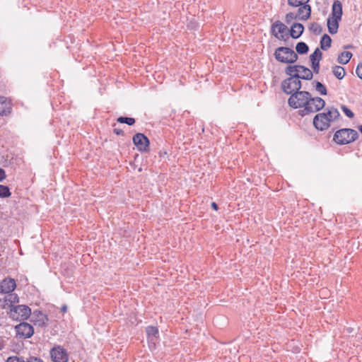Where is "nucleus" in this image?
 Segmentation results:
<instances>
[{
  "mask_svg": "<svg viewBox=\"0 0 362 362\" xmlns=\"http://www.w3.org/2000/svg\"><path fill=\"white\" fill-rule=\"evenodd\" d=\"M293 69L294 68L291 67H286L285 69V74L289 76V77L281 82V88L283 91L286 94L291 95L292 93L300 90L301 88V82L298 79V75L296 74L294 75L292 74Z\"/></svg>",
  "mask_w": 362,
  "mask_h": 362,
  "instance_id": "nucleus-1",
  "label": "nucleus"
},
{
  "mask_svg": "<svg viewBox=\"0 0 362 362\" xmlns=\"http://www.w3.org/2000/svg\"><path fill=\"white\" fill-rule=\"evenodd\" d=\"M342 5L339 1H334L332 7V14L327 18V28L330 34H336L339 28V22L341 19Z\"/></svg>",
  "mask_w": 362,
  "mask_h": 362,
  "instance_id": "nucleus-2",
  "label": "nucleus"
},
{
  "mask_svg": "<svg viewBox=\"0 0 362 362\" xmlns=\"http://www.w3.org/2000/svg\"><path fill=\"white\" fill-rule=\"evenodd\" d=\"M358 137V132L352 129H341L337 131L333 140L338 144L344 145L356 141Z\"/></svg>",
  "mask_w": 362,
  "mask_h": 362,
  "instance_id": "nucleus-3",
  "label": "nucleus"
},
{
  "mask_svg": "<svg viewBox=\"0 0 362 362\" xmlns=\"http://www.w3.org/2000/svg\"><path fill=\"white\" fill-rule=\"evenodd\" d=\"M275 59L284 64H293L298 60V54L291 48L279 47L275 49Z\"/></svg>",
  "mask_w": 362,
  "mask_h": 362,
  "instance_id": "nucleus-4",
  "label": "nucleus"
},
{
  "mask_svg": "<svg viewBox=\"0 0 362 362\" xmlns=\"http://www.w3.org/2000/svg\"><path fill=\"white\" fill-rule=\"evenodd\" d=\"M310 96V93L309 92L298 90L291 94L288 100V103L289 106L294 109L304 107Z\"/></svg>",
  "mask_w": 362,
  "mask_h": 362,
  "instance_id": "nucleus-5",
  "label": "nucleus"
},
{
  "mask_svg": "<svg viewBox=\"0 0 362 362\" xmlns=\"http://www.w3.org/2000/svg\"><path fill=\"white\" fill-rule=\"evenodd\" d=\"M308 100V103L304 106V109L300 110V115L302 116L308 113L318 112L325 105V100L320 97L312 98L310 95Z\"/></svg>",
  "mask_w": 362,
  "mask_h": 362,
  "instance_id": "nucleus-6",
  "label": "nucleus"
},
{
  "mask_svg": "<svg viewBox=\"0 0 362 362\" xmlns=\"http://www.w3.org/2000/svg\"><path fill=\"white\" fill-rule=\"evenodd\" d=\"M31 315L30 308L25 305H12L10 309V317L15 320H27Z\"/></svg>",
  "mask_w": 362,
  "mask_h": 362,
  "instance_id": "nucleus-7",
  "label": "nucleus"
},
{
  "mask_svg": "<svg viewBox=\"0 0 362 362\" xmlns=\"http://www.w3.org/2000/svg\"><path fill=\"white\" fill-rule=\"evenodd\" d=\"M16 337L25 339L30 338L34 334L33 327L28 322H23L15 327Z\"/></svg>",
  "mask_w": 362,
  "mask_h": 362,
  "instance_id": "nucleus-8",
  "label": "nucleus"
},
{
  "mask_svg": "<svg viewBox=\"0 0 362 362\" xmlns=\"http://www.w3.org/2000/svg\"><path fill=\"white\" fill-rule=\"evenodd\" d=\"M287 67L294 68L292 74L298 75V79L311 80L313 78V72L307 67L302 65H289Z\"/></svg>",
  "mask_w": 362,
  "mask_h": 362,
  "instance_id": "nucleus-9",
  "label": "nucleus"
},
{
  "mask_svg": "<svg viewBox=\"0 0 362 362\" xmlns=\"http://www.w3.org/2000/svg\"><path fill=\"white\" fill-rule=\"evenodd\" d=\"M50 356L54 362L68 361V354L66 351L59 346L51 349Z\"/></svg>",
  "mask_w": 362,
  "mask_h": 362,
  "instance_id": "nucleus-10",
  "label": "nucleus"
},
{
  "mask_svg": "<svg viewBox=\"0 0 362 362\" xmlns=\"http://www.w3.org/2000/svg\"><path fill=\"white\" fill-rule=\"evenodd\" d=\"M314 127L320 131L327 129L330 126L329 120L326 117L325 114L322 112L317 114L313 119Z\"/></svg>",
  "mask_w": 362,
  "mask_h": 362,
  "instance_id": "nucleus-11",
  "label": "nucleus"
},
{
  "mask_svg": "<svg viewBox=\"0 0 362 362\" xmlns=\"http://www.w3.org/2000/svg\"><path fill=\"white\" fill-rule=\"evenodd\" d=\"M133 143L137 147L139 151H146L148 145V139L141 133H137L133 136Z\"/></svg>",
  "mask_w": 362,
  "mask_h": 362,
  "instance_id": "nucleus-12",
  "label": "nucleus"
},
{
  "mask_svg": "<svg viewBox=\"0 0 362 362\" xmlns=\"http://www.w3.org/2000/svg\"><path fill=\"white\" fill-rule=\"evenodd\" d=\"M288 28L281 21H277L272 25V33L280 40L284 39V34L287 35Z\"/></svg>",
  "mask_w": 362,
  "mask_h": 362,
  "instance_id": "nucleus-13",
  "label": "nucleus"
},
{
  "mask_svg": "<svg viewBox=\"0 0 362 362\" xmlns=\"http://www.w3.org/2000/svg\"><path fill=\"white\" fill-rule=\"evenodd\" d=\"M32 322L38 327H45L47 324L48 318L42 312L35 310L32 314Z\"/></svg>",
  "mask_w": 362,
  "mask_h": 362,
  "instance_id": "nucleus-14",
  "label": "nucleus"
},
{
  "mask_svg": "<svg viewBox=\"0 0 362 362\" xmlns=\"http://www.w3.org/2000/svg\"><path fill=\"white\" fill-rule=\"evenodd\" d=\"M12 103L8 98L0 96V116H6L11 112Z\"/></svg>",
  "mask_w": 362,
  "mask_h": 362,
  "instance_id": "nucleus-15",
  "label": "nucleus"
},
{
  "mask_svg": "<svg viewBox=\"0 0 362 362\" xmlns=\"http://www.w3.org/2000/svg\"><path fill=\"white\" fill-rule=\"evenodd\" d=\"M16 287V281L13 279H5L0 283V290L1 293H9Z\"/></svg>",
  "mask_w": 362,
  "mask_h": 362,
  "instance_id": "nucleus-16",
  "label": "nucleus"
},
{
  "mask_svg": "<svg viewBox=\"0 0 362 362\" xmlns=\"http://www.w3.org/2000/svg\"><path fill=\"white\" fill-rule=\"evenodd\" d=\"M298 17V20L300 21H306L308 20L311 14V7L310 5H304L303 6H300L296 13Z\"/></svg>",
  "mask_w": 362,
  "mask_h": 362,
  "instance_id": "nucleus-17",
  "label": "nucleus"
},
{
  "mask_svg": "<svg viewBox=\"0 0 362 362\" xmlns=\"http://www.w3.org/2000/svg\"><path fill=\"white\" fill-rule=\"evenodd\" d=\"M304 27L301 23H294L291 28L290 35L293 39L298 38L303 33Z\"/></svg>",
  "mask_w": 362,
  "mask_h": 362,
  "instance_id": "nucleus-18",
  "label": "nucleus"
},
{
  "mask_svg": "<svg viewBox=\"0 0 362 362\" xmlns=\"http://www.w3.org/2000/svg\"><path fill=\"white\" fill-rule=\"evenodd\" d=\"M325 110L326 112L323 113L325 114L326 117H327L330 123L336 121L340 116L338 110L334 107H328Z\"/></svg>",
  "mask_w": 362,
  "mask_h": 362,
  "instance_id": "nucleus-19",
  "label": "nucleus"
},
{
  "mask_svg": "<svg viewBox=\"0 0 362 362\" xmlns=\"http://www.w3.org/2000/svg\"><path fill=\"white\" fill-rule=\"evenodd\" d=\"M352 57V53L349 51L341 52L337 59L338 63L341 64H346Z\"/></svg>",
  "mask_w": 362,
  "mask_h": 362,
  "instance_id": "nucleus-20",
  "label": "nucleus"
},
{
  "mask_svg": "<svg viewBox=\"0 0 362 362\" xmlns=\"http://www.w3.org/2000/svg\"><path fill=\"white\" fill-rule=\"evenodd\" d=\"M148 338L151 341H153L154 339H156L158 335V329L156 327L149 326L146 329Z\"/></svg>",
  "mask_w": 362,
  "mask_h": 362,
  "instance_id": "nucleus-21",
  "label": "nucleus"
},
{
  "mask_svg": "<svg viewBox=\"0 0 362 362\" xmlns=\"http://www.w3.org/2000/svg\"><path fill=\"white\" fill-rule=\"evenodd\" d=\"M332 44V39L331 37L325 34L320 40V48L322 50H327L330 47Z\"/></svg>",
  "mask_w": 362,
  "mask_h": 362,
  "instance_id": "nucleus-22",
  "label": "nucleus"
},
{
  "mask_svg": "<svg viewBox=\"0 0 362 362\" xmlns=\"http://www.w3.org/2000/svg\"><path fill=\"white\" fill-rule=\"evenodd\" d=\"M334 75L339 80L342 79L345 76V70L342 66H335L333 68Z\"/></svg>",
  "mask_w": 362,
  "mask_h": 362,
  "instance_id": "nucleus-23",
  "label": "nucleus"
},
{
  "mask_svg": "<svg viewBox=\"0 0 362 362\" xmlns=\"http://www.w3.org/2000/svg\"><path fill=\"white\" fill-rule=\"evenodd\" d=\"M296 49L297 53L300 54H304L308 52L309 48L308 46L305 42H300L297 43L296 46Z\"/></svg>",
  "mask_w": 362,
  "mask_h": 362,
  "instance_id": "nucleus-24",
  "label": "nucleus"
},
{
  "mask_svg": "<svg viewBox=\"0 0 362 362\" xmlns=\"http://www.w3.org/2000/svg\"><path fill=\"white\" fill-rule=\"evenodd\" d=\"M310 0H288V4L293 7H300L308 5Z\"/></svg>",
  "mask_w": 362,
  "mask_h": 362,
  "instance_id": "nucleus-25",
  "label": "nucleus"
},
{
  "mask_svg": "<svg viewBox=\"0 0 362 362\" xmlns=\"http://www.w3.org/2000/svg\"><path fill=\"white\" fill-rule=\"evenodd\" d=\"M117 121L122 124H127L129 126L133 125L135 123V119L133 117H119L117 119Z\"/></svg>",
  "mask_w": 362,
  "mask_h": 362,
  "instance_id": "nucleus-26",
  "label": "nucleus"
},
{
  "mask_svg": "<svg viewBox=\"0 0 362 362\" xmlns=\"http://www.w3.org/2000/svg\"><path fill=\"white\" fill-rule=\"evenodd\" d=\"M309 30L310 32L315 35H320L322 31V28L320 24L317 23H313L310 24Z\"/></svg>",
  "mask_w": 362,
  "mask_h": 362,
  "instance_id": "nucleus-27",
  "label": "nucleus"
},
{
  "mask_svg": "<svg viewBox=\"0 0 362 362\" xmlns=\"http://www.w3.org/2000/svg\"><path fill=\"white\" fill-rule=\"evenodd\" d=\"M322 54L319 48H316L314 52L310 56L311 62H320L322 59Z\"/></svg>",
  "mask_w": 362,
  "mask_h": 362,
  "instance_id": "nucleus-28",
  "label": "nucleus"
},
{
  "mask_svg": "<svg viewBox=\"0 0 362 362\" xmlns=\"http://www.w3.org/2000/svg\"><path fill=\"white\" fill-rule=\"evenodd\" d=\"M11 192L7 186L0 185V197L6 198L11 196Z\"/></svg>",
  "mask_w": 362,
  "mask_h": 362,
  "instance_id": "nucleus-29",
  "label": "nucleus"
},
{
  "mask_svg": "<svg viewBox=\"0 0 362 362\" xmlns=\"http://www.w3.org/2000/svg\"><path fill=\"white\" fill-rule=\"evenodd\" d=\"M315 90L321 95H327V88L324 84L317 81L315 83Z\"/></svg>",
  "mask_w": 362,
  "mask_h": 362,
  "instance_id": "nucleus-30",
  "label": "nucleus"
},
{
  "mask_svg": "<svg viewBox=\"0 0 362 362\" xmlns=\"http://www.w3.org/2000/svg\"><path fill=\"white\" fill-rule=\"evenodd\" d=\"M285 20L287 23H290L293 20H298V17L296 13L291 12L286 15Z\"/></svg>",
  "mask_w": 362,
  "mask_h": 362,
  "instance_id": "nucleus-31",
  "label": "nucleus"
},
{
  "mask_svg": "<svg viewBox=\"0 0 362 362\" xmlns=\"http://www.w3.org/2000/svg\"><path fill=\"white\" fill-rule=\"evenodd\" d=\"M341 108L342 111L344 112V114L348 117H349V118L354 117V112L350 109H349L346 106L342 105Z\"/></svg>",
  "mask_w": 362,
  "mask_h": 362,
  "instance_id": "nucleus-32",
  "label": "nucleus"
},
{
  "mask_svg": "<svg viewBox=\"0 0 362 362\" xmlns=\"http://www.w3.org/2000/svg\"><path fill=\"white\" fill-rule=\"evenodd\" d=\"M6 301H9L11 302V303H18V297L16 294L15 293H11V294H9L6 298Z\"/></svg>",
  "mask_w": 362,
  "mask_h": 362,
  "instance_id": "nucleus-33",
  "label": "nucleus"
},
{
  "mask_svg": "<svg viewBox=\"0 0 362 362\" xmlns=\"http://www.w3.org/2000/svg\"><path fill=\"white\" fill-rule=\"evenodd\" d=\"M6 362H26V361H25L22 357H18V356H14L8 357Z\"/></svg>",
  "mask_w": 362,
  "mask_h": 362,
  "instance_id": "nucleus-34",
  "label": "nucleus"
},
{
  "mask_svg": "<svg viewBox=\"0 0 362 362\" xmlns=\"http://www.w3.org/2000/svg\"><path fill=\"white\" fill-rule=\"evenodd\" d=\"M312 63V68L313 69V71L315 73V74H318L319 73V70H320V62H311Z\"/></svg>",
  "mask_w": 362,
  "mask_h": 362,
  "instance_id": "nucleus-35",
  "label": "nucleus"
},
{
  "mask_svg": "<svg viewBox=\"0 0 362 362\" xmlns=\"http://www.w3.org/2000/svg\"><path fill=\"white\" fill-rule=\"evenodd\" d=\"M356 73L357 76L361 79H362V64H358L356 69Z\"/></svg>",
  "mask_w": 362,
  "mask_h": 362,
  "instance_id": "nucleus-36",
  "label": "nucleus"
},
{
  "mask_svg": "<svg viewBox=\"0 0 362 362\" xmlns=\"http://www.w3.org/2000/svg\"><path fill=\"white\" fill-rule=\"evenodd\" d=\"M26 362H43V361L36 357H30Z\"/></svg>",
  "mask_w": 362,
  "mask_h": 362,
  "instance_id": "nucleus-37",
  "label": "nucleus"
},
{
  "mask_svg": "<svg viewBox=\"0 0 362 362\" xmlns=\"http://www.w3.org/2000/svg\"><path fill=\"white\" fill-rule=\"evenodd\" d=\"M5 345H6V340L0 337V350H2L4 347H5Z\"/></svg>",
  "mask_w": 362,
  "mask_h": 362,
  "instance_id": "nucleus-38",
  "label": "nucleus"
},
{
  "mask_svg": "<svg viewBox=\"0 0 362 362\" xmlns=\"http://www.w3.org/2000/svg\"><path fill=\"white\" fill-rule=\"evenodd\" d=\"M5 178H6L5 171L2 168H0V181L4 180Z\"/></svg>",
  "mask_w": 362,
  "mask_h": 362,
  "instance_id": "nucleus-39",
  "label": "nucleus"
},
{
  "mask_svg": "<svg viewBox=\"0 0 362 362\" xmlns=\"http://www.w3.org/2000/svg\"><path fill=\"white\" fill-rule=\"evenodd\" d=\"M113 132L117 135H123L124 134V132L119 129L114 128Z\"/></svg>",
  "mask_w": 362,
  "mask_h": 362,
  "instance_id": "nucleus-40",
  "label": "nucleus"
},
{
  "mask_svg": "<svg viewBox=\"0 0 362 362\" xmlns=\"http://www.w3.org/2000/svg\"><path fill=\"white\" fill-rule=\"evenodd\" d=\"M211 207L213 209H214L216 211H217L218 209V205L215 202L211 203Z\"/></svg>",
  "mask_w": 362,
  "mask_h": 362,
  "instance_id": "nucleus-41",
  "label": "nucleus"
},
{
  "mask_svg": "<svg viewBox=\"0 0 362 362\" xmlns=\"http://www.w3.org/2000/svg\"><path fill=\"white\" fill-rule=\"evenodd\" d=\"M66 310H67V307L66 305L62 306V312L64 313V312L66 311Z\"/></svg>",
  "mask_w": 362,
  "mask_h": 362,
  "instance_id": "nucleus-42",
  "label": "nucleus"
},
{
  "mask_svg": "<svg viewBox=\"0 0 362 362\" xmlns=\"http://www.w3.org/2000/svg\"><path fill=\"white\" fill-rule=\"evenodd\" d=\"M358 130L360 131V132L362 134V125H360L358 127Z\"/></svg>",
  "mask_w": 362,
  "mask_h": 362,
  "instance_id": "nucleus-43",
  "label": "nucleus"
},
{
  "mask_svg": "<svg viewBox=\"0 0 362 362\" xmlns=\"http://www.w3.org/2000/svg\"><path fill=\"white\" fill-rule=\"evenodd\" d=\"M351 45H347V46L345 47V48H351Z\"/></svg>",
  "mask_w": 362,
  "mask_h": 362,
  "instance_id": "nucleus-44",
  "label": "nucleus"
}]
</instances>
